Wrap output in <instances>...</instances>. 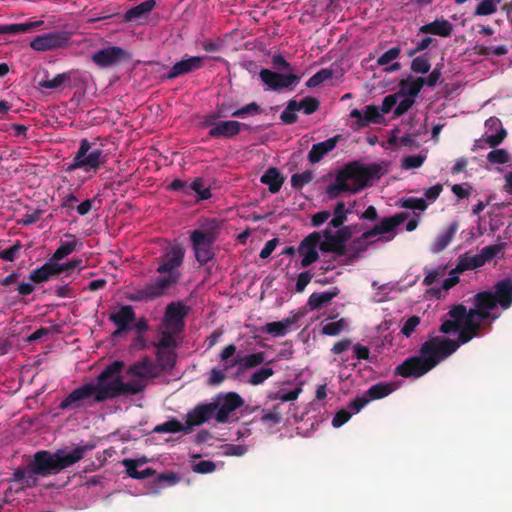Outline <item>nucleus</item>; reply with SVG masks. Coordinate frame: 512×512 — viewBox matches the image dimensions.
Instances as JSON below:
<instances>
[{
	"label": "nucleus",
	"instance_id": "obj_1",
	"mask_svg": "<svg viewBox=\"0 0 512 512\" xmlns=\"http://www.w3.org/2000/svg\"><path fill=\"white\" fill-rule=\"evenodd\" d=\"M124 366L123 361H113L97 376L96 382H88L72 390L60 402L59 409H87L96 403L144 391L145 384L140 381L123 382L120 372Z\"/></svg>",
	"mask_w": 512,
	"mask_h": 512
},
{
	"label": "nucleus",
	"instance_id": "obj_2",
	"mask_svg": "<svg viewBox=\"0 0 512 512\" xmlns=\"http://www.w3.org/2000/svg\"><path fill=\"white\" fill-rule=\"evenodd\" d=\"M185 250L181 245H173L159 258L156 269L159 277L142 288L136 289L128 296L131 301H152L164 296L167 291L178 284L182 277Z\"/></svg>",
	"mask_w": 512,
	"mask_h": 512
},
{
	"label": "nucleus",
	"instance_id": "obj_3",
	"mask_svg": "<svg viewBox=\"0 0 512 512\" xmlns=\"http://www.w3.org/2000/svg\"><path fill=\"white\" fill-rule=\"evenodd\" d=\"M457 349L458 344L450 338H429L421 345L420 355L409 357L396 366L394 374L403 378H420Z\"/></svg>",
	"mask_w": 512,
	"mask_h": 512
},
{
	"label": "nucleus",
	"instance_id": "obj_4",
	"mask_svg": "<svg viewBox=\"0 0 512 512\" xmlns=\"http://www.w3.org/2000/svg\"><path fill=\"white\" fill-rule=\"evenodd\" d=\"M95 447V443L88 442L76 446L70 452L65 449H58L54 453L48 450H39L33 455L32 460L27 465V469L41 477L56 475L82 460L85 454L95 449Z\"/></svg>",
	"mask_w": 512,
	"mask_h": 512
},
{
	"label": "nucleus",
	"instance_id": "obj_5",
	"mask_svg": "<svg viewBox=\"0 0 512 512\" xmlns=\"http://www.w3.org/2000/svg\"><path fill=\"white\" fill-rule=\"evenodd\" d=\"M355 202L338 201L333 209V217L329 226L323 230L321 236L320 250L322 252H333L338 256L346 254V242L352 237L351 226L341 227L347 219V214L353 212Z\"/></svg>",
	"mask_w": 512,
	"mask_h": 512
},
{
	"label": "nucleus",
	"instance_id": "obj_6",
	"mask_svg": "<svg viewBox=\"0 0 512 512\" xmlns=\"http://www.w3.org/2000/svg\"><path fill=\"white\" fill-rule=\"evenodd\" d=\"M384 173L377 164L351 163L340 170L328 192H357L369 187Z\"/></svg>",
	"mask_w": 512,
	"mask_h": 512
},
{
	"label": "nucleus",
	"instance_id": "obj_7",
	"mask_svg": "<svg viewBox=\"0 0 512 512\" xmlns=\"http://www.w3.org/2000/svg\"><path fill=\"white\" fill-rule=\"evenodd\" d=\"M104 162L105 155L103 154V151L100 149H91L90 142L83 139L80 143L79 150L68 169L83 170L85 173L91 175L95 174Z\"/></svg>",
	"mask_w": 512,
	"mask_h": 512
},
{
	"label": "nucleus",
	"instance_id": "obj_8",
	"mask_svg": "<svg viewBox=\"0 0 512 512\" xmlns=\"http://www.w3.org/2000/svg\"><path fill=\"white\" fill-rule=\"evenodd\" d=\"M500 245H489L481 249L480 253L466 252L458 256L457 265L451 270V274H461L468 270H474L484 266L501 252Z\"/></svg>",
	"mask_w": 512,
	"mask_h": 512
},
{
	"label": "nucleus",
	"instance_id": "obj_9",
	"mask_svg": "<svg viewBox=\"0 0 512 512\" xmlns=\"http://www.w3.org/2000/svg\"><path fill=\"white\" fill-rule=\"evenodd\" d=\"M422 78L404 80L400 84V89L396 93L399 96L395 114L400 116L404 114L414 104L415 98L424 85Z\"/></svg>",
	"mask_w": 512,
	"mask_h": 512
},
{
	"label": "nucleus",
	"instance_id": "obj_10",
	"mask_svg": "<svg viewBox=\"0 0 512 512\" xmlns=\"http://www.w3.org/2000/svg\"><path fill=\"white\" fill-rule=\"evenodd\" d=\"M190 239L195 252V258L200 265L207 264L214 257L212 245L214 236L211 233H205L202 230H194Z\"/></svg>",
	"mask_w": 512,
	"mask_h": 512
},
{
	"label": "nucleus",
	"instance_id": "obj_11",
	"mask_svg": "<svg viewBox=\"0 0 512 512\" xmlns=\"http://www.w3.org/2000/svg\"><path fill=\"white\" fill-rule=\"evenodd\" d=\"M260 78L267 89L273 91H281L284 89L293 90L300 81V77L295 74H282L269 69L261 70Z\"/></svg>",
	"mask_w": 512,
	"mask_h": 512
},
{
	"label": "nucleus",
	"instance_id": "obj_12",
	"mask_svg": "<svg viewBox=\"0 0 512 512\" xmlns=\"http://www.w3.org/2000/svg\"><path fill=\"white\" fill-rule=\"evenodd\" d=\"M319 107V102L313 97H306L300 102L296 100L289 101L287 107L281 113V120L286 124H292L297 120V112L303 111L309 115L314 113Z\"/></svg>",
	"mask_w": 512,
	"mask_h": 512
},
{
	"label": "nucleus",
	"instance_id": "obj_13",
	"mask_svg": "<svg viewBox=\"0 0 512 512\" xmlns=\"http://www.w3.org/2000/svg\"><path fill=\"white\" fill-rule=\"evenodd\" d=\"M216 406L215 420L219 423L228 421L229 415L236 409L240 408L244 401L241 396L236 392H229L223 397H219L217 401L213 402Z\"/></svg>",
	"mask_w": 512,
	"mask_h": 512
},
{
	"label": "nucleus",
	"instance_id": "obj_14",
	"mask_svg": "<svg viewBox=\"0 0 512 512\" xmlns=\"http://www.w3.org/2000/svg\"><path fill=\"white\" fill-rule=\"evenodd\" d=\"M321 238V233L315 231L301 241L298 247V253L302 256V267H308L318 259L319 254L317 248L320 249Z\"/></svg>",
	"mask_w": 512,
	"mask_h": 512
},
{
	"label": "nucleus",
	"instance_id": "obj_15",
	"mask_svg": "<svg viewBox=\"0 0 512 512\" xmlns=\"http://www.w3.org/2000/svg\"><path fill=\"white\" fill-rule=\"evenodd\" d=\"M217 115H209L205 119V125L211 126L209 135L212 137L230 138L237 135L241 130V123L234 120L215 122Z\"/></svg>",
	"mask_w": 512,
	"mask_h": 512
},
{
	"label": "nucleus",
	"instance_id": "obj_16",
	"mask_svg": "<svg viewBox=\"0 0 512 512\" xmlns=\"http://www.w3.org/2000/svg\"><path fill=\"white\" fill-rule=\"evenodd\" d=\"M188 313V308L181 302H171L167 305L163 318V325L168 329H174V332H181L184 328V318Z\"/></svg>",
	"mask_w": 512,
	"mask_h": 512
},
{
	"label": "nucleus",
	"instance_id": "obj_17",
	"mask_svg": "<svg viewBox=\"0 0 512 512\" xmlns=\"http://www.w3.org/2000/svg\"><path fill=\"white\" fill-rule=\"evenodd\" d=\"M408 218L406 212H400L390 217L383 218L378 224L362 234V239L369 240L377 235L393 232L400 224Z\"/></svg>",
	"mask_w": 512,
	"mask_h": 512
},
{
	"label": "nucleus",
	"instance_id": "obj_18",
	"mask_svg": "<svg viewBox=\"0 0 512 512\" xmlns=\"http://www.w3.org/2000/svg\"><path fill=\"white\" fill-rule=\"evenodd\" d=\"M109 320L116 326L113 336H119L132 329V324L136 321V313L131 305H123L120 309L109 315Z\"/></svg>",
	"mask_w": 512,
	"mask_h": 512
},
{
	"label": "nucleus",
	"instance_id": "obj_19",
	"mask_svg": "<svg viewBox=\"0 0 512 512\" xmlns=\"http://www.w3.org/2000/svg\"><path fill=\"white\" fill-rule=\"evenodd\" d=\"M68 41V36L63 32H53L37 36L30 42V47L35 51H47L63 47Z\"/></svg>",
	"mask_w": 512,
	"mask_h": 512
},
{
	"label": "nucleus",
	"instance_id": "obj_20",
	"mask_svg": "<svg viewBox=\"0 0 512 512\" xmlns=\"http://www.w3.org/2000/svg\"><path fill=\"white\" fill-rule=\"evenodd\" d=\"M217 406L214 403L199 404L186 414V429L191 431L211 418H215Z\"/></svg>",
	"mask_w": 512,
	"mask_h": 512
},
{
	"label": "nucleus",
	"instance_id": "obj_21",
	"mask_svg": "<svg viewBox=\"0 0 512 512\" xmlns=\"http://www.w3.org/2000/svg\"><path fill=\"white\" fill-rule=\"evenodd\" d=\"M126 56V52L119 47H107L92 55L93 62L100 67H108L118 63Z\"/></svg>",
	"mask_w": 512,
	"mask_h": 512
},
{
	"label": "nucleus",
	"instance_id": "obj_22",
	"mask_svg": "<svg viewBox=\"0 0 512 512\" xmlns=\"http://www.w3.org/2000/svg\"><path fill=\"white\" fill-rule=\"evenodd\" d=\"M205 56H191L175 63L168 73V78H176L180 75L193 72L202 67Z\"/></svg>",
	"mask_w": 512,
	"mask_h": 512
},
{
	"label": "nucleus",
	"instance_id": "obj_23",
	"mask_svg": "<svg viewBox=\"0 0 512 512\" xmlns=\"http://www.w3.org/2000/svg\"><path fill=\"white\" fill-rule=\"evenodd\" d=\"M485 141L491 147L499 145L506 137V130L501 121L496 117H490L485 122Z\"/></svg>",
	"mask_w": 512,
	"mask_h": 512
},
{
	"label": "nucleus",
	"instance_id": "obj_24",
	"mask_svg": "<svg viewBox=\"0 0 512 512\" xmlns=\"http://www.w3.org/2000/svg\"><path fill=\"white\" fill-rule=\"evenodd\" d=\"M492 293L502 309L507 310L512 306V280L510 278L496 282Z\"/></svg>",
	"mask_w": 512,
	"mask_h": 512
},
{
	"label": "nucleus",
	"instance_id": "obj_25",
	"mask_svg": "<svg viewBox=\"0 0 512 512\" xmlns=\"http://www.w3.org/2000/svg\"><path fill=\"white\" fill-rule=\"evenodd\" d=\"M126 372L132 377L146 380L156 376V367L149 357H144L130 365Z\"/></svg>",
	"mask_w": 512,
	"mask_h": 512
},
{
	"label": "nucleus",
	"instance_id": "obj_26",
	"mask_svg": "<svg viewBox=\"0 0 512 512\" xmlns=\"http://www.w3.org/2000/svg\"><path fill=\"white\" fill-rule=\"evenodd\" d=\"M338 138L339 136H336L314 144L308 153L309 162L312 164L320 162L325 155L335 149Z\"/></svg>",
	"mask_w": 512,
	"mask_h": 512
},
{
	"label": "nucleus",
	"instance_id": "obj_27",
	"mask_svg": "<svg viewBox=\"0 0 512 512\" xmlns=\"http://www.w3.org/2000/svg\"><path fill=\"white\" fill-rule=\"evenodd\" d=\"M339 292L337 287L323 292H314L308 298L307 306L311 311L318 310L338 296Z\"/></svg>",
	"mask_w": 512,
	"mask_h": 512
},
{
	"label": "nucleus",
	"instance_id": "obj_28",
	"mask_svg": "<svg viewBox=\"0 0 512 512\" xmlns=\"http://www.w3.org/2000/svg\"><path fill=\"white\" fill-rule=\"evenodd\" d=\"M458 223L452 222L442 233L438 234L434 242L431 245V251L433 253H440L443 251L453 240L457 230Z\"/></svg>",
	"mask_w": 512,
	"mask_h": 512
},
{
	"label": "nucleus",
	"instance_id": "obj_29",
	"mask_svg": "<svg viewBox=\"0 0 512 512\" xmlns=\"http://www.w3.org/2000/svg\"><path fill=\"white\" fill-rule=\"evenodd\" d=\"M350 117L356 119L360 126H365L370 122L379 123L381 113L376 106H367L363 111L358 109L352 110Z\"/></svg>",
	"mask_w": 512,
	"mask_h": 512
},
{
	"label": "nucleus",
	"instance_id": "obj_30",
	"mask_svg": "<svg viewBox=\"0 0 512 512\" xmlns=\"http://www.w3.org/2000/svg\"><path fill=\"white\" fill-rule=\"evenodd\" d=\"M480 330L481 324L477 320L464 321L460 326L458 339L452 341L456 342L459 347L461 344H465L477 336Z\"/></svg>",
	"mask_w": 512,
	"mask_h": 512
},
{
	"label": "nucleus",
	"instance_id": "obj_31",
	"mask_svg": "<svg viewBox=\"0 0 512 512\" xmlns=\"http://www.w3.org/2000/svg\"><path fill=\"white\" fill-rule=\"evenodd\" d=\"M265 361L264 352H256L231 360L228 367L239 366L240 370L255 368Z\"/></svg>",
	"mask_w": 512,
	"mask_h": 512
},
{
	"label": "nucleus",
	"instance_id": "obj_32",
	"mask_svg": "<svg viewBox=\"0 0 512 512\" xmlns=\"http://www.w3.org/2000/svg\"><path fill=\"white\" fill-rule=\"evenodd\" d=\"M155 7V1L154 0H147L131 9H129L125 15L124 19L126 21H136L139 22L141 20H144L148 17V14L153 10Z\"/></svg>",
	"mask_w": 512,
	"mask_h": 512
},
{
	"label": "nucleus",
	"instance_id": "obj_33",
	"mask_svg": "<svg viewBox=\"0 0 512 512\" xmlns=\"http://www.w3.org/2000/svg\"><path fill=\"white\" fill-rule=\"evenodd\" d=\"M400 52L401 50L399 47H392L377 59V65L385 67L384 71L386 72L399 70L401 67L400 63L395 62V60L399 57Z\"/></svg>",
	"mask_w": 512,
	"mask_h": 512
},
{
	"label": "nucleus",
	"instance_id": "obj_34",
	"mask_svg": "<svg viewBox=\"0 0 512 512\" xmlns=\"http://www.w3.org/2000/svg\"><path fill=\"white\" fill-rule=\"evenodd\" d=\"M172 190H191L192 192H209V187H206L205 182L202 178H195L191 182H186L180 179L173 180L169 186Z\"/></svg>",
	"mask_w": 512,
	"mask_h": 512
},
{
	"label": "nucleus",
	"instance_id": "obj_35",
	"mask_svg": "<svg viewBox=\"0 0 512 512\" xmlns=\"http://www.w3.org/2000/svg\"><path fill=\"white\" fill-rule=\"evenodd\" d=\"M452 31V25L447 20H436L434 22L425 24L420 27L419 32L421 33H431L439 36L446 37L450 35Z\"/></svg>",
	"mask_w": 512,
	"mask_h": 512
},
{
	"label": "nucleus",
	"instance_id": "obj_36",
	"mask_svg": "<svg viewBox=\"0 0 512 512\" xmlns=\"http://www.w3.org/2000/svg\"><path fill=\"white\" fill-rule=\"evenodd\" d=\"M42 20L38 21H29L26 23H17V24H7L0 25V34H19L25 33L35 28H39L43 25Z\"/></svg>",
	"mask_w": 512,
	"mask_h": 512
},
{
	"label": "nucleus",
	"instance_id": "obj_37",
	"mask_svg": "<svg viewBox=\"0 0 512 512\" xmlns=\"http://www.w3.org/2000/svg\"><path fill=\"white\" fill-rule=\"evenodd\" d=\"M261 182L269 186L270 192H278L284 182V177L275 168H270L261 176Z\"/></svg>",
	"mask_w": 512,
	"mask_h": 512
},
{
	"label": "nucleus",
	"instance_id": "obj_38",
	"mask_svg": "<svg viewBox=\"0 0 512 512\" xmlns=\"http://www.w3.org/2000/svg\"><path fill=\"white\" fill-rule=\"evenodd\" d=\"M72 240L71 241H65L61 242L59 247L56 249L54 254L52 255V260L54 261H60L64 259L66 256L71 254L77 249V246L79 245L82 247V243H79L74 235H68Z\"/></svg>",
	"mask_w": 512,
	"mask_h": 512
},
{
	"label": "nucleus",
	"instance_id": "obj_39",
	"mask_svg": "<svg viewBox=\"0 0 512 512\" xmlns=\"http://www.w3.org/2000/svg\"><path fill=\"white\" fill-rule=\"evenodd\" d=\"M473 303L474 306L489 311L499 306L492 291L477 293L473 298Z\"/></svg>",
	"mask_w": 512,
	"mask_h": 512
},
{
	"label": "nucleus",
	"instance_id": "obj_40",
	"mask_svg": "<svg viewBox=\"0 0 512 512\" xmlns=\"http://www.w3.org/2000/svg\"><path fill=\"white\" fill-rule=\"evenodd\" d=\"M157 362L162 369H172L176 363V352L174 349H157Z\"/></svg>",
	"mask_w": 512,
	"mask_h": 512
},
{
	"label": "nucleus",
	"instance_id": "obj_41",
	"mask_svg": "<svg viewBox=\"0 0 512 512\" xmlns=\"http://www.w3.org/2000/svg\"><path fill=\"white\" fill-rule=\"evenodd\" d=\"M157 433H178V432H190L179 420L172 418L160 425H157L154 430Z\"/></svg>",
	"mask_w": 512,
	"mask_h": 512
},
{
	"label": "nucleus",
	"instance_id": "obj_42",
	"mask_svg": "<svg viewBox=\"0 0 512 512\" xmlns=\"http://www.w3.org/2000/svg\"><path fill=\"white\" fill-rule=\"evenodd\" d=\"M393 391L392 385L388 383H377L372 385L365 394L369 397V401L378 400L388 396Z\"/></svg>",
	"mask_w": 512,
	"mask_h": 512
},
{
	"label": "nucleus",
	"instance_id": "obj_43",
	"mask_svg": "<svg viewBox=\"0 0 512 512\" xmlns=\"http://www.w3.org/2000/svg\"><path fill=\"white\" fill-rule=\"evenodd\" d=\"M502 0H481L475 8V15L487 16L492 15L497 11L498 5Z\"/></svg>",
	"mask_w": 512,
	"mask_h": 512
},
{
	"label": "nucleus",
	"instance_id": "obj_44",
	"mask_svg": "<svg viewBox=\"0 0 512 512\" xmlns=\"http://www.w3.org/2000/svg\"><path fill=\"white\" fill-rule=\"evenodd\" d=\"M178 332H174V329H166L161 332V337L159 342L156 344L157 349H175L177 346L175 340V334Z\"/></svg>",
	"mask_w": 512,
	"mask_h": 512
},
{
	"label": "nucleus",
	"instance_id": "obj_45",
	"mask_svg": "<svg viewBox=\"0 0 512 512\" xmlns=\"http://www.w3.org/2000/svg\"><path fill=\"white\" fill-rule=\"evenodd\" d=\"M52 276L53 275L50 269V262H46L43 266L33 270L29 274V280L33 283H42L47 281Z\"/></svg>",
	"mask_w": 512,
	"mask_h": 512
},
{
	"label": "nucleus",
	"instance_id": "obj_46",
	"mask_svg": "<svg viewBox=\"0 0 512 512\" xmlns=\"http://www.w3.org/2000/svg\"><path fill=\"white\" fill-rule=\"evenodd\" d=\"M447 265H440L436 268L426 270V275L423 280L424 285L430 286L434 284L438 279L444 277L447 273Z\"/></svg>",
	"mask_w": 512,
	"mask_h": 512
},
{
	"label": "nucleus",
	"instance_id": "obj_47",
	"mask_svg": "<svg viewBox=\"0 0 512 512\" xmlns=\"http://www.w3.org/2000/svg\"><path fill=\"white\" fill-rule=\"evenodd\" d=\"M347 326V322L344 318H341L335 322H329L322 326V334L328 336H337L339 335Z\"/></svg>",
	"mask_w": 512,
	"mask_h": 512
},
{
	"label": "nucleus",
	"instance_id": "obj_48",
	"mask_svg": "<svg viewBox=\"0 0 512 512\" xmlns=\"http://www.w3.org/2000/svg\"><path fill=\"white\" fill-rule=\"evenodd\" d=\"M71 79V72L56 75L52 79L42 80L39 85L45 89H56Z\"/></svg>",
	"mask_w": 512,
	"mask_h": 512
},
{
	"label": "nucleus",
	"instance_id": "obj_49",
	"mask_svg": "<svg viewBox=\"0 0 512 512\" xmlns=\"http://www.w3.org/2000/svg\"><path fill=\"white\" fill-rule=\"evenodd\" d=\"M274 370L270 367H262L255 371L248 380L249 384L253 386L260 385L264 383L268 378L273 376Z\"/></svg>",
	"mask_w": 512,
	"mask_h": 512
},
{
	"label": "nucleus",
	"instance_id": "obj_50",
	"mask_svg": "<svg viewBox=\"0 0 512 512\" xmlns=\"http://www.w3.org/2000/svg\"><path fill=\"white\" fill-rule=\"evenodd\" d=\"M302 392V387L298 386L295 389L285 392L284 390H279L276 393H273L269 396L270 399L280 400L282 402H290L296 400Z\"/></svg>",
	"mask_w": 512,
	"mask_h": 512
},
{
	"label": "nucleus",
	"instance_id": "obj_51",
	"mask_svg": "<svg viewBox=\"0 0 512 512\" xmlns=\"http://www.w3.org/2000/svg\"><path fill=\"white\" fill-rule=\"evenodd\" d=\"M313 180L312 171H304L302 173L294 174L291 177V184L294 189H302L305 185Z\"/></svg>",
	"mask_w": 512,
	"mask_h": 512
},
{
	"label": "nucleus",
	"instance_id": "obj_52",
	"mask_svg": "<svg viewBox=\"0 0 512 512\" xmlns=\"http://www.w3.org/2000/svg\"><path fill=\"white\" fill-rule=\"evenodd\" d=\"M23 245L20 241H16L12 246L0 251V259L12 262L18 258Z\"/></svg>",
	"mask_w": 512,
	"mask_h": 512
},
{
	"label": "nucleus",
	"instance_id": "obj_53",
	"mask_svg": "<svg viewBox=\"0 0 512 512\" xmlns=\"http://www.w3.org/2000/svg\"><path fill=\"white\" fill-rule=\"evenodd\" d=\"M145 462H146V459L139 460V459L127 458V459H124L122 463L126 467V472H127L128 476L133 479H138L139 478L138 466L142 465Z\"/></svg>",
	"mask_w": 512,
	"mask_h": 512
},
{
	"label": "nucleus",
	"instance_id": "obj_54",
	"mask_svg": "<svg viewBox=\"0 0 512 512\" xmlns=\"http://www.w3.org/2000/svg\"><path fill=\"white\" fill-rule=\"evenodd\" d=\"M331 77L332 72L330 70L322 69L321 71L313 75L311 78H309V80L306 82V86L309 88L317 87L324 81L330 79Z\"/></svg>",
	"mask_w": 512,
	"mask_h": 512
},
{
	"label": "nucleus",
	"instance_id": "obj_55",
	"mask_svg": "<svg viewBox=\"0 0 512 512\" xmlns=\"http://www.w3.org/2000/svg\"><path fill=\"white\" fill-rule=\"evenodd\" d=\"M179 481H180L179 475L174 472L161 473L157 477V484L160 487L172 486V485L177 484Z\"/></svg>",
	"mask_w": 512,
	"mask_h": 512
},
{
	"label": "nucleus",
	"instance_id": "obj_56",
	"mask_svg": "<svg viewBox=\"0 0 512 512\" xmlns=\"http://www.w3.org/2000/svg\"><path fill=\"white\" fill-rule=\"evenodd\" d=\"M259 113V106L256 103H250L241 109L231 112V116L238 118H246L248 116L256 115Z\"/></svg>",
	"mask_w": 512,
	"mask_h": 512
},
{
	"label": "nucleus",
	"instance_id": "obj_57",
	"mask_svg": "<svg viewBox=\"0 0 512 512\" xmlns=\"http://www.w3.org/2000/svg\"><path fill=\"white\" fill-rule=\"evenodd\" d=\"M419 324H420V317L413 315V316L409 317L404 322V324L401 328V333L406 337H410Z\"/></svg>",
	"mask_w": 512,
	"mask_h": 512
},
{
	"label": "nucleus",
	"instance_id": "obj_58",
	"mask_svg": "<svg viewBox=\"0 0 512 512\" xmlns=\"http://www.w3.org/2000/svg\"><path fill=\"white\" fill-rule=\"evenodd\" d=\"M448 315L454 320L455 322L459 323L460 325L462 322L465 321L467 317V309L464 305L459 304L454 306L449 312Z\"/></svg>",
	"mask_w": 512,
	"mask_h": 512
},
{
	"label": "nucleus",
	"instance_id": "obj_59",
	"mask_svg": "<svg viewBox=\"0 0 512 512\" xmlns=\"http://www.w3.org/2000/svg\"><path fill=\"white\" fill-rule=\"evenodd\" d=\"M487 159L491 163L504 164L508 161L509 155L504 149H495L488 153Z\"/></svg>",
	"mask_w": 512,
	"mask_h": 512
},
{
	"label": "nucleus",
	"instance_id": "obj_60",
	"mask_svg": "<svg viewBox=\"0 0 512 512\" xmlns=\"http://www.w3.org/2000/svg\"><path fill=\"white\" fill-rule=\"evenodd\" d=\"M402 207L423 211L427 208V203L422 198H407L402 200Z\"/></svg>",
	"mask_w": 512,
	"mask_h": 512
},
{
	"label": "nucleus",
	"instance_id": "obj_61",
	"mask_svg": "<svg viewBox=\"0 0 512 512\" xmlns=\"http://www.w3.org/2000/svg\"><path fill=\"white\" fill-rule=\"evenodd\" d=\"M216 469V464L210 460H201L193 465V471L199 474L212 473Z\"/></svg>",
	"mask_w": 512,
	"mask_h": 512
},
{
	"label": "nucleus",
	"instance_id": "obj_62",
	"mask_svg": "<svg viewBox=\"0 0 512 512\" xmlns=\"http://www.w3.org/2000/svg\"><path fill=\"white\" fill-rule=\"evenodd\" d=\"M265 332L271 334L276 337L285 336L287 332L285 331L282 322L274 321L269 322L265 325Z\"/></svg>",
	"mask_w": 512,
	"mask_h": 512
},
{
	"label": "nucleus",
	"instance_id": "obj_63",
	"mask_svg": "<svg viewBox=\"0 0 512 512\" xmlns=\"http://www.w3.org/2000/svg\"><path fill=\"white\" fill-rule=\"evenodd\" d=\"M313 278V274L310 271H303L301 272L296 281L295 290L296 292H303L306 288V286L310 283V281Z\"/></svg>",
	"mask_w": 512,
	"mask_h": 512
},
{
	"label": "nucleus",
	"instance_id": "obj_64",
	"mask_svg": "<svg viewBox=\"0 0 512 512\" xmlns=\"http://www.w3.org/2000/svg\"><path fill=\"white\" fill-rule=\"evenodd\" d=\"M411 68L418 73H427L430 69V63L425 57H416L413 59Z\"/></svg>",
	"mask_w": 512,
	"mask_h": 512
}]
</instances>
